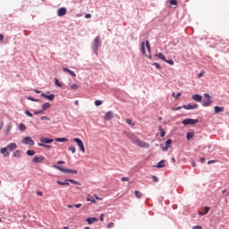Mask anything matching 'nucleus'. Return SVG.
Wrapping results in <instances>:
<instances>
[{"mask_svg":"<svg viewBox=\"0 0 229 229\" xmlns=\"http://www.w3.org/2000/svg\"><path fill=\"white\" fill-rule=\"evenodd\" d=\"M55 83L57 87H62V83H60V81L58 79H55Z\"/></svg>","mask_w":229,"mask_h":229,"instance_id":"nucleus-41","label":"nucleus"},{"mask_svg":"<svg viewBox=\"0 0 229 229\" xmlns=\"http://www.w3.org/2000/svg\"><path fill=\"white\" fill-rule=\"evenodd\" d=\"M152 180H153V182H155L157 183L158 182V177L153 175Z\"/></svg>","mask_w":229,"mask_h":229,"instance_id":"nucleus-51","label":"nucleus"},{"mask_svg":"<svg viewBox=\"0 0 229 229\" xmlns=\"http://www.w3.org/2000/svg\"><path fill=\"white\" fill-rule=\"evenodd\" d=\"M38 146H39L40 148H51V146L46 145L44 143H38Z\"/></svg>","mask_w":229,"mask_h":229,"instance_id":"nucleus-42","label":"nucleus"},{"mask_svg":"<svg viewBox=\"0 0 229 229\" xmlns=\"http://www.w3.org/2000/svg\"><path fill=\"white\" fill-rule=\"evenodd\" d=\"M41 121H49V118L47 116H41Z\"/></svg>","mask_w":229,"mask_h":229,"instance_id":"nucleus-53","label":"nucleus"},{"mask_svg":"<svg viewBox=\"0 0 229 229\" xmlns=\"http://www.w3.org/2000/svg\"><path fill=\"white\" fill-rule=\"evenodd\" d=\"M192 99L193 101H197V103H201L203 97H201V95L195 94L192 96Z\"/></svg>","mask_w":229,"mask_h":229,"instance_id":"nucleus-16","label":"nucleus"},{"mask_svg":"<svg viewBox=\"0 0 229 229\" xmlns=\"http://www.w3.org/2000/svg\"><path fill=\"white\" fill-rule=\"evenodd\" d=\"M141 53L142 55H144L145 56L146 55V47H144V42L141 43Z\"/></svg>","mask_w":229,"mask_h":229,"instance_id":"nucleus-32","label":"nucleus"},{"mask_svg":"<svg viewBox=\"0 0 229 229\" xmlns=\"http://www.w3.org/2000/svg\"><path fill=\"white\" fill-rule=\"evenodd\" d=\"M221 112H225V107L215 106V114H221Z\"/></svg>","mask_w":229,"mask_h":229,"instance_id":"nucleus-22","label":"nucleus"},{"mask_svg":"<svg viewBox=\"0 0 229 229\" xmlns=\"http://www.w3.org/2000/svg\"><path fill=\"white\" fill-rule=\"evenodd\" d=\"M4 40V35L0 34V41L3 42Z\"/></svg>","mask_w":229,"mask_h":229,"instance_id":"nucleus-55","label":"nucleus"},{"mask_svg":"<svg viewBox=\"0 0 229 229\" xmlns=\"http://www.w3.org/2000/svg\"><path fill=\"white\" fill-rule=\"evenodd\" d=\"M44 110H38V111H34L35 115H40V114H43Z\"/></svg>","mask_w":229,"mask_h":229,"instance_id":"nucleus-46","label":"nucleus"},{"mask_svg":"<svg viewBox=\"0 0 229 229\" xmlns=\"http://www.w3.org/2000/svg\"><path fill=\"white\" fill-rule=\"evenodd\" d=\"M99 46H101V39L99 38V36H98L91 45V49L96 55H98V49H99Z\"/></svg>","mask_w":229,"mask_h":229,"instance_id":"nucleus-3","label":"nucleus"},{"mask_svg":"<svg viewBox=\"0 0 229 229\" xmlns=\"http://www.w3.org/2000/svg\"><path fill=\"white\" fill-rule=\"evenodd\" d=\"M71 89L72 90H77V89H80V86H78V84H72Z\"/></svg>","mask_w":229,"mask_h":229,"instance_id":"nucleus-37","label":"nucleus"},{"mask_svg":"<svg viewBox=\"0 0 229 229\" xmlns=\"http://www.w3.org/2000/svg\"><path fill=\"white\" fill-rule=\"evenodd\" d=\"M126 123H127V124H131V119H127Z\"/></svg>","mask_w":229,"mask_h":229,"instance_id":"nucleus-61","label":"nucleus"},{"mask_svg":"<svg viewBox=\"0 0 229 229\" xmlns=\"http://www.w3.org/2000/svg\"><path fill=\"white\" fill-rule=\"evenodd\" d=\"M159 131L160 137H165V131L162 127L159 128Z\"/></svg>","mask_w":229,"mask_h":229,"instance_id":"nucleus-33","label":"nucleus"},{"mask_svg":"<svg viewBox=\"0 0 229 229\" xmlns=\"http://www.w3.org/2000/svg\"><path fill=\"white\" fill-rule=\"evenodd\" d=\"M66 182H70V183H72L73 185H79V186L81 185V183L80 182L74 181L72 179H66Z\"/></svg>","mask_w":229,"mask_h":229,"instance_id":"nucleus-23","label":"nucleus"},{"mask_svg":"<svg viewBox=\"0 0 229 229\" xmlns=\"http://www.w3.org/2000/svg\"><path fill=\"white\" fill-rule=\"evenodd\" d=\"M208 212H210V208L205 207L204 211H199V216H207Z\"/></svg>","mask_w":229,"mask_h":229,"instance_id":"nucleus-18","label":"nucleus"},{"mask_svg":"<svg viewBox=\"0 0 229 229\" xmlns=\"http://www.w3.org/2000/svg\"><path fill=\"white\" fill-rule=\"evenodd\" d=\"M156 167L157 169H162V167H165V160L163 159L160 162H158Z\"/></svg>","mask_w":229,"mask_h":229,"instance_id":"nucleus-19","label":"nucleus"},{"mask_svg":"<svg viewBox=\"0 0 229 229\" xmlns=\"http://www.w3.org/2000/svg\"><path fill=\"white\" fill-rule=\"evenodd\" d=\"M90 17H92L91 13H87L86 16H85L86 19H90Z\"/></svg>","mask_w":229,"mask_h":229,"instance_id":"nucleus-56","label":"nucleus"},{"mask_svg":"<svg viewBox=\"0 0 229 229\" xmlns=\"http://www.w3.org/2000/svg\"><path fill=\"white\" fill-rule=\"evenodd\" d=\"M173 98H180V96H182V93H173Z\"/></svg>","mask_w":229,"mask_h":229,"instance_id":"nucleus-48","label":"nucleus"},{"mask_svg":"<svg viewBox=\"0 0 229 229\" xmlns=\"http://www.w3.org/2000/svg\"><path fill=\"white\" fill-rule=\"evenodd\" d=\"M123 182H130V178L128 177H122L121 179Z\"/></svg>","mask_w":229,"mask_h":229,"instance_id":"nucleus-52","label":"nucleus"},{"mask_svg":"<svg viewBox=\"0 0 229 229\" xmlns=\"http://www.w3.org/2000/svg\"><path fill=\"white\" fill-rule=\"evenodd\" d=\"M152 65H155V67H157V69H162V66H160V64H158V63H153Z\"/></svg>","mask_w":229,"mask_h":229,"instance_id":"nucleus-44","label":"nucleus"},{"mask_svg":"<svg viewBox=\"0 0 229 229\" xmlns=\"http://www.w3.org/2000/svg\"><path fill=\"white\" fill-rule=\"evenodd\" d=\"M57 164H59L60 165L65 164V161H58Z\"/></svg>","mask_w":229,"mask_h":229,"instance_id":"nucleus-62","label":"nucleus"},{"mask_svg":"<svg viewBox=\"0 0 229 229\" xmlns=\"http://www.w3.org/2000/svg\"><path fill=\"white\" fill-rule=\"evenodd\" d=\"M146 47H147L148 53H151V47L149 46V41L148 40H146Z\"/></svg>","mask_w":229,"mask_h":229,"instance_id":"nucleus-36","label":"nucleus"},{"mask_svg":"<svg viewBox=\"0 0 229 229\" xmlns=\"http://www.w3.org/2000/svg\"><path fill=\"white\" fill-rule=\"evenodd\" d=\"M19 130L21 131H26V125L24 123H20Z\"/></svg>","mask_w":229,"mask_h":229,"instance_id":"nucleus-29","label":"nucleus"},{"mask_svg":"<svg viewBox=\"0 0 229 229\" xmlns=\"http://www.w3.org/2000/svg\"><path fill=\"white\" fill-rule=\"evenodd\" d=\"M57 184L58 185H69V182H67V180H65V182H62V181H57Z\"/></svg>","mask_w":229,"mask_h":229,"instance_id":"nucleus-34","label":"nucleus"},{"mask_svg":"<svg viewBox=\"0 0 229 229\" xmlns=\"http://www.w3.org/2000/svg\"><path fill=\"white\" fill-rule=\"evenodd\" d=\"M172 144H173V140H167L166 143H165V147L162 148L163 151H167L169 149V148H171Z\"/></svg>","mask_w":229,"mask_h":229,"instance_id":"nucleus-15","label":"nucleus"},{"mask_svg":"<svg viewBox=\"0 0 229 229\" xmlns=\"http://www.w3.org/2000/svg\"><path fill=\"white\" fill-rule=\"evenodd\" d=\"M104 216H105L104 214L100 215V217H99L100 221H105Z\"/></svg>","mask_w":229,"mask_h":229,"instance_id":"nucleus-58","label":"nucleus"},{"mask_svg":"<svg viewBox=\"0 0 229 229\" xmlns=\"http://www.w3.org/2000/svg\"><path fill=\"white\" fill-rule=\"evenodd\" d=\"M95 105H96V106H101V105H103V101H101V100H96V101H95Z\"/></svg>","mask_w":229,"mask_h":229,"instance_id":"nucleus-40","label":"nucleus"},{"mask_svg":"<svg viewBox=\"0 0 229 229\" xmlns=\"http://www.w3.org/2000/svg\"><path fill=\"white\" fill-rule=\"evenodd\" d=\"M44 160H45L44 156H40V157L36 156V157H34V158H33V162H34L35 164H42V162H44Z\"/></svg>","mask_w":229,"mask_h":229,"instance_id":"nucleus-8","label":"nucleus"},{"mask_svg":"<svg viewBox=\"0 0 229 229\" xmlns=\"http://www.w3.org/2000/svg\"><path fill=\"white\" fill-rule=\"evenodd\" d=\"M40 142H42V144H51L54 142V140L48 139L47 137H43V138H40Z\"/></svg>","mask_w":229,"mask_h":229,"instance_id":"nucleus-12","label":"nucleus"},{"mask_svg":"<svg viewBox=\"0 0 229 229\" xmlns=\"http://www.w3.org/2000/svg\"><path fill=\"white\" fill-rule=\"evenodd\" d=\"M88 225H94V223H97L98 218L96 217H90L86 219Z\"/></svg>","mask_w":229,"mask_h":229,"instance_id":"nucleus-20","label":"nucleus"},{"mask_svg":"<svg viewBox=\"0 0 229 229\" xmlns=\"http://www.w3.org/2000/svg\"><path fill=\"white\" fill-rule=\"evenodd\" d=\"M204 98H205V99H204L203 102H202V106H209L210 104L212 103V102L210 101V95L205 93Z\"/></svg>","mask_w":229,"mask_h":229,"instance_id":"nucleus-7","label":"nucleus"},{"mask_svg":"<svg viewBox=\"0 0 229 229\" xmlns=\"http://www.w3.org/2000/svg\"><path fill=\"white\" fill-rule=\"evenodd\" d=\"M6 151H8L7 147L2 148L0 149V153H1L2 155H4V157H10V152H6Z\"/></svg>","mask_w":229,"mask_h":229,"instance_id":"nucleus-17","label":"nucleus"},{"mask_svg":"<svg viewBox=\"0 0 229 229\" xmlns=\"http://www.w3.org/2000/svg\"><path fill=\"white\" fill-rule=\"evenodd\" d=\"M25 114L28 115V117H33V114L28 110L25 111Z\"/></svg>","mask_w":229,"mask_h":229,"instance_id":"nucleus-49","label":"nucleus"},{"mask_svg":"<svg viewBox=\"0 0 229 229\" xmlns=\"http://www.w3.org/2000/svg\"><path fill=\"white\" fill-rule=\"evenodd\" d=\"M7 151H15L17 149V143H10L7 145Z\"/></svg>","mask_w":229,"mask_h":229,"instance_id":"nucleus-13","label":"nucleus"},{"mask_svg":"<svg viewBox=\"0 0 229 229\" xmlns=\"http://www.w3.org/2000/svg\"><path fill=\"white\" fill-rule=\"evenodd\" d=\"M115 226V224L114 222H111L107 225V228H114Z\"/></svg>","mask_w":229,"mask_h":229,"instance_id":"nucleus-47","label":"nucleus"},{"mask_svg":"<svg viewBox=\"0 0 229 229\" xmlns=\"http://www.w3.org/2000/svg\"><path fill=\"white\" fill-rule=\"evenodd\" d=\"M170 4L176 6V4H178V1L176 0H169Z\"/></svg>","mask_w":229,"mask_h":229,"instance_id":"nucleus-39","label":"nucleus"},{"mask_svg":"<svg viewBox=\"0 0 229 229\" xmlns=\"http://www.w3.org/2000/svg\"><path fill=\"white\" fill-rule=\"evenodd\" d=\"M26 154L29 157H33V155H35V150H27Z\"/></svg>","mask_w":229,"mask_h":229,"instance_id":"nucleus-35","label":"nucleus"},{"mask_svg":"<svg viewBox=\"0 0 229 229\" xmlns=\"http://www.w3.org/2000/svg\"><path fill=\"white\" fill-rule=\"evenodd\" d=\"M52 167H54V169H57V171H61V173H64V174H69L71 173L72 174H78V170L65 169L58 165H53Z\"/></svg>","mask_w":229,"mask_h":229,"instance_id":"nucleus-2","label":"nucleus"},{"mask_svg":"<svg viewBox=\"0 0 229 229\" xmlns=\"http://www.w3.org/2000/svg\"><path fill=\"white\" fill-rule=\"evenodd\" d=\"M128 139H130L132 144H136V146H139L140 148H146L147 149L149 148V143L137 139V136L134 134H128Z\"/></svg>","mask_w":229,"mask_h":229,"instance_id":"nucleus-1","label":"nucleus"},{"mask_svg":"<svg viewBox=\"0 0 229 229\" xmlns=\"http://www.w3.org/2000/svg\"><path fill=\"white\" fill-rule=\"evenodd\" d=\"M42 98L45 99H48L49 101H53L55 99V94L47 95L46 93L41 94Z\"/></svg>","mask_w":229,"mask_h":229,"instance_id":"nucleus-14","label":"nucleus"},{"mask_svg":"<svg viewBox=\"0 0 229 229\" xmlns=\"http://www.w3.org/2000/svg\"><path fill=\"white\" fill-rule=\"evenodd\" d=\"M200 162H201L202 164H205V162H207V159H206L205 157H201V158H200Z\"/></svg>","mask_w":229,"mask_h":229,"instance_id":"nucleus-57","label":"nucleus"},{"mask_svg":"<svg viewBox=\"0 0 229 229\" xmlns=\"http://www.w3.org/2000/svg\"><path fill=\"white\" fill-rule=\"evenodd\" d=\"M172 110H173L174 112H176L177 110H182V106L172 107Z\"/></svg>","mask_w":229,"mask_h":229,"instance_id":"nucleus-50","label":"nucleus"},{"mask_svg":"<svg viewBox=\"0 0 229 229\" xmlns=\"http://www.w3.org/2000/svg\"><path fill=\"white\" fill-rule=\"evenodd\" d=\"M192 229H203V227H201V225H195Z\"/></svg>","mask_w":229,"mask_h":229,"instance_id":"nucleus-54","label":"nucleus"},{"mask_svg":"<svg viewBox=\"0 0 229 229\" xmlns=\"http://www.w3.org/2000/svg\"><path fill=\"white\" fill-rule=\"evenodd\" d=\"M87 201H90L91 203H96V199H94V197L90 195L87 196Z\"/></svg>","mask_w":229,"mask_h":229,"instance_id":"nucleus-27","label":"nucleus"},{"mask_svg":"<svg viewBox=\"0 0 229 229\" xmlns=\"http://www.w3.org/2000/svg\"><path fill=\"white\" fill-rule=\"evenodd\" d=\"M73 140L74 142H76L77 146H79L81 151L82 153H85V145L83 144V141H81L80 138H74Z\"/></svg>","mask_w":229,"mask_h":229,"instance_id":"nucleus-4","label":"nucleus"},{"mask_svg":"<svg viewBox=\"0 0 229 229\" xmlns=\"http://www.w3.org/2000/svg\"><path fill=\"white\" fill-rule=\"evenodd\" d=\"M199 120L198 119H192V118H188V119H184L182 121V123L184 124V126H188V124H198Z\"/></svg>","mask_w":229,"mask_h":229,"instance_id":"nucleus-5","label":"nucleus"},{"mask_svg":"<svg viewBox=\"0 0 229 229\" xmlns=\"http://www.w3.org/2000/svg\"><path fill=\"white\" fill-rule=\"evenodd\" d=\"M22 144H26L27 146H35V141L31 139V137H25L22 140Z\"/></svg>","mask_w":229,"mask_h":229,"instance_id":"nucleus-6","label":"nucleus"},{"mask_svg":"<svg viewBox=\"0 0 229 229\" xmlns=\"http://www.w3.org/2000/svg\"><path fill=\"white\" fill-rule=\"evenodd\" d=\"M191 165H192V167H196V162L195 161H191Z\"/></svg>","mask_w":229,"mask_h":229,"instance_id":"nucleus-63","label":"nucleus"},{"mask_svg":"<svg viewBox=\"0 0 229 229\" xmlns=\"http://www.w3.org/2000/svg\"><path fill=\"white\" fill-rule=\"evenodd\" d=\"M198 104H194V105H186V106H182V108H184V110H194L196 108H198Z\"/></svg>","mask_w":229,"mask_h":229,"instance_id":"nucleus-11","label":"nucleus"},{"mask_svg":"<svg viewBox=\"0 0 229 229\" xmlns=\"http://www.w3.org/2000/svg\"><path fill=\"white\" fill-rule=\"evenodd\" d=\"M68 151H71L72 153H76V148L75 147H70L68 148Z\"/></svg>","mask_w":229,"mask_h":229,"instance_id":"nucleus-43","label":"nucleus"},{"mask_svg":"<svg viewBox=\"0 0 229 229\" xmlns=\"http://www.w3.org/2000/svg\"><path fill=\"white\" fill-rule=\"evenodd\" d=\"M74 207H75L76 208H81V203H80V204H75Z\"/></svg>","mask_w":229,"mask_h":229,"instance_id":"nucleus-59","label":"nucleus"},{"mask_svg":"<svg viewBox=\"0 0 229 229\" xmlns=\"http://www.w3.org/2000/svg\"><path fill=\"white\" fill-rule=\"evenodd\" d=\"M203 74H204V72H200V73H199L198 77L201 78L203 76Z\"/></svg>","mask_w":229,"mask_h":229,"instance_id":"nucleus-64","label":"nucleus"},{"mask_svg":"<svg viewBox=\"0 0 229 229\" xmlns=\"http://www.w3.org/2000/svg\"><path fill=\"white\" fill-rule=\"evenodd\" d=\"M166 64H169V65H174V61H173V59L167 60L165 59V61Z\"/></svg>","mask_w":229,"mask_h":229,"instance_id":"nucleus-38","label":"nucleus"},{"mask_svg":"<svg viewBox=\"0 0 229 229\" xmlns=\"http://www.w3.org/2000/svg\"><path fill=\"white\" fill-rule=\"evenodd\" d=\"M56 142H68L69 140L67 138H57L55 139Z\"/></svg>","mask_w":229,"mask_h":229,"instance_id":"nucleus-26","label":"nucleus"},{"mask_svg":"<svg viewBox=\"0 0 229 229\" xmlns=\"http://www.w3.org/2000/svg\"><path fill=\"white\" fill-rule=\"evenodd\" d=\"M48 108H51V104H49V103H45V104L42 105V110H43V112L46 111V110H47Z\"/></svg>","mask_w":229,"mask_h":229,"instance_id":"nucleus-24","label":"nucleus"},{"mask_svg":"<svg viewBox=\"0 0 229 229\" xmlns=\"http://www.w3.org/2000/svg\"><path fill=\"white\" fill-rule=\"evenodd\" d=\"M105 121H111V119H114V112L108 111L105 116H104Z\"/></svg>","mask_w":229,"mask_h":229,"instance_id":"nucleus-10","label":"nucleus"},{"mask_svg":"<svg viewBox=\"0 0 229 229\" xmlns=\"http://www.w3.org/2000/svg\"><path fill=\"white\" fill-rule=\"evenodd\" d=\"M208 165H210V164H216V160H209V161L208 162Z\"/></svg>","mask_w":229,"mask_h":229,"instance_id":"nucleus-60","label":"nucleus"},{"mask_svg":"<svg viewBox=\"0 0 229 229\" xmlns=\"http://www.w3.org/2000/svg\"><path fill=\"white\" fill-rule=\"evenodd\" d=\"M63 71L64 72H69V74H71L73 78H76V73L71 70H69V68H63Z\"/></svg>","mask_w":229,"mask_h":229,"instance_id":"nucleus-21","label":"nucleus"},{"mask_svg":"<svg viewBox=\"0 0 229 229\" xmlns=\"http://www.w3.org/2000/svg\"><path fill=\"white\" fill-rule=\"evenodd\" d=\"M194 132H187V140H191V139H193Z\"/></svg>","mask_w":229,"mask_h":229,"instance_id":"nucleus-30","label":"nucleus"},{"mask_svg":"<svg viewBox=\"0 0 229 229\" xmlns=\"http://www.w3.org/2000/svg\"><path fill=\"white\" fill-rule=\"evenodd\" d=\"M134 194H135L136 198H138V199L142 198V192H140L139 191H135Z\"/></svg>","mask_w":229,"mask_h":229,"instance_id":"nucleus-31","label":"nucleus"},{"mask_svg":"<svg viewBox=\"0 0 229 229\" xmlns=\"http://www.w3.org/2000/svg\"><path fill=\"white\" fill-rule=\"evenodd\" d=\"M13 157H15V158H21V150L14 151Z\"/></svg>","mask_w":229,"mask_h":229,"instance_id":"nucleus-28","label":"nucleus"},{"mask_svg":"<svg viewBox=\"0 0 229 229\" xmlns=\"http://www.w3.org/2000/svg\"><path fill=\"white\" fill-rule=\"evenodd\" d=\"M67 13V9L65 7H62L57 10V15L58 17H64Z\"/></svg>","mask_w":229,"mask_h":229,"instance_id":"nucleus-9","label":"nucleus"},{"mask_svg":"<svg viewBox=\"0 0 229 229\" xmlns=\"http://www.w3.org/2000/svg\"><path fill=\"white\" fill-rule=\"evenodd\" d=\"M28 100H29V101H35L36 103H38V101H39L38 99L33 98H31V97H29V98H28Z\"/></svg>","mask_w":229,"mask_h":229,"instance_id":"nucleus-45","label":"nucleus"},{"mask_svg":"<svg viewBox=\"0 0 229 229\" xmlns=\"http://www.w3.org/2000/svg\"><path fill=\"white\" fill-rule=\"evenodd\" d=\"M156 56H157V58H159L160 60H163V62H165V60H166L165 55L162 54V53L157 54Z\"/></svg>","mask_w":229,"mask_h":229,"instance_id":"nucleus-25","label":"nucleus"}]
</instances>
